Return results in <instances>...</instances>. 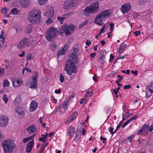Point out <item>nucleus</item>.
Here are the masks:
<instances>
[{"mask_svg":"<svg viewBox=\"0 0 153 153\" xmlns=\"http://www.w3.org/2000/svg\"><path fill=\"white\" fill-rule=\"evenodd\" d=\"M51 18H49L46 21V22L47 24H50V23L53 22V21L51 20Z\"/></svg>","mask_w":153,"mask_h":153,"instance_id":"52","label":"nucleus"},{"mask_svg":"<svg viewBox=\"0 0 153 153\" xmlns=\"http://www.w3.org/2000/svg\"><path fill=\"white\" fill-rule=\"evenodd\" d=\"M118 78H119V79H118V81L119 82H120L121 80H122L123 79V77L122 76H121L120 75H118L117 76Z\"/></svg>","mask_w":153,"mask_h":153,"instance_id":"60","label":"nucleus"},{"mask_svg":"<svg viewBox=\"0 0 153 153\" xmlns=\"http://www.w3.org/2000/svg\"><path fill=\"white\" fill-rule=\"evenodd\" d=\"M57 20L59 21L61 24H62L63 23V21L64 19L62 16V17L58 16L57 17Z\"/></svg>","mask_w":153,"mask_h":153,"instance_id":"43","label":"nucleus"},{"mask_svg":"<svg viewBox=\"0 0 153 153\" xmlns=\"http://www.w3.org/2000/svg\"><path fill=\"white\" fill-rule=\"evenodd\" d=\"M99 8V3L96 1L93 2L91 5L86 7L84 10L83 14L86 16H89L90 14L97 13Z\"/></svg>","mask_w":153,"mask_h":153,"instance_id":"4","label":"nucleus"},{"mask_svg":"<svg viewBox=\"0 0 153 153\" xmlns=\"http://www.w3.org/2000/svg\"><path fill=\"white\" fill-rule=\"evenodd\" d=\"M25 55V52L23 51L21 54H19V56L20 57H23Z\"/></svg>","mask_w":153,"mask_h":153,"instance_id":"61","label":"nucleus"},{"mask_svg":"<svg viewBox=\"0 0 153 153\" xmlns=\"http://www.w3.org/2000/svg\"><path fill=\"white\" fill-rule=\"evenodd\" d=\"M38 106V103L35 101H32L31 104L30 108V110L32 111L35 110Z\"/></svg>","mask_w":153,"mask_h":153,"instance_id":"22","label":"nucleus"},{"mask_svg":"<svg viewBox=\"0 0 153 153\" xmlns=\"http://www.w3.org/2000/svg\"><path fill=\"white\" fill-rule=\"evenodd\" d=\"M29 2L28 0H20L21 4L23 7H26L28 6Z\"/></svg>","mask_w":153,"mask_h":153,"instance_id":"24","label":"nucleus"},{"mask_svg":"<svg viewBox=\"0 0 153 153\" xmlns=\"http://www.w3.org/2000/svg\"><path fill=\"white\" fill-rule=\"evenodd\" d=\"M114 24L113 23H111L110 25V29L111 32L112 31L114 30Z\"/></svg>","mask_w":153,"mask_h":153,"instance_id":"53","label":"nucleus"},{"mask_svg":"<svg viewBox=\"0 0 153 153\" xmlns=\"http://www.w3.org/2000/svg\"><path fill=\"white\" fill-rule=\"evenodd\" d=\"M126 47V45L123 42L122 43L121 45L120 46L119 48V51L118 53H121L122 52L124 51Z\"/></svg>","mask_w":153,"mask_h":153,"instance_id":"25","label":"nucleus"},{"mask_svg":"<svg viewBox=\"0 0 153 153\" xmlns=\"http://www.w3.org/2000/svg\"><path fill=\"white\" fill-rule=\"evenodd\" d=\"M13 85L14 87L18 86L20 85V81L18 80H16L15 82H13Z\"/></svg>","mask_w":153,"mask_h":153,"instance_id":"33","label":"nucleus"},{"mask_svg":"<svg viewBox=\"0 0 153 153\" xmlns=\"http://www.w3.org/2000/svg\"><path fill=\"white\" fill-rule=\"evenodd\" d=\"M39 73L37 71H34L31 76L32 82L29 83L30 87L31 88L35 89L37 86L38 78Z\"/></svg>","mask_w":153,"mask_h":153,"instance_id":"7","label":"nucleus"},{"mask_svg":"<svg viewBox=\"0 0 153 153\" xmlns=\"http://www.w3.org/2000/svg\"><path fill=\"white\" fill-rule=\"evenodd\" d=\"M1 145L4 153H11L15 147L14 141L11 139L3 141Z\"/></svg>","mask_w":153,"mask_h":153,"instance_id":"3","label":"nucleus"},{"mask_svg":"<svg viewBox=\"0 0 153 153\" xmlns=\"http://www.w3.org/2000/svg\"><path fill=\"white\" fill-rule=\"evenodd\" d=\"M41 11L39 10H33L29 13L28 20L33 24H36L40 22Z\"/></svg>","mask_w":153,"mask_h":153,"instance_id":"1","label":"nucleus"},{"mask_svg":"<svg viewBox=\"0 0 153 153\" xmlns=\"http://www.w3.org/2000/svg\"><path fill=\"white\" fill-rule=\"evenodd\" d=\"M34 143L33 139L28 143L26 146V152L29 153L31 152Z\"/></svg>","mask_w":153,"mask_h":153,"instance_id":"14","label":"nucleus"},{"mask_svg":"<svg viewBox=\"0 0 153 153\" xmlns=\"http://www.w3.org/2000/svg\"><path fill=\"white\" fill-rule=\"evenodd\" d=\"M69 57L70 58H71L75 62H77V55L76 54H73L72 53L69 55Z\"/></svg>","mask_w":153,"mask_h":153,"instance_id":"26","label":"nucleus"},{"mask_svg":"<svg viewBox=\"0 0 153 153\" xmlns=\"http://www.w3.org/2000/svg\"><path fill=\"white\" fill-rule=\"evenodd\" d=\"M82 0H73V1L76 6Z\"/></svg>","mask_w":153,"mask_h":153,"instance_id":"47","label":"nucleus"},{"mask_svg":"<svg viewBox=\"0 0 153 153\" xmlns=\"http://www.w3.org/2000/svg\"><path fill=\"white\" fill-rule=\"evenodd\" d=\"M78 115V112L75 111L74 113L69 117V119L67 120L65 122L66 123H69L71 121L75 119Z\"/></svg>","mask_w":153,"mask_h":153,"instance_id":"21","label":"nucleus"},{"mask_svg":"<svg viewBox=\"0 0 153 153\" xmlns=\"http://www.w3.org/2000/svg\"><path fill=\"white\" fill-rule=\"evenodd\" d=\"M32 30V27L31 24H29L27 26L26 29L25 31L26 33H30Z\"/></svg>","mask_w":153,"mask_h":153,"instance_id":"27","label":"nucleus"},{"mask_svg":"<svg viewBox=\"0 0 153 153\" xmlns=\"http://www.w3.org/2000/svg\"><path fill=\"white\" fill-rule=\"evenodd\" d=\"M101 16V15H100V14L98 15L95 18L94 21V22L95 24L100 26L102 25V23H100L99 21L100 22H102L103 19V17Z\"/></svg>","mask_w":153,"mask_h":153,"instance_id":"17","label":"nucleus"},{"mask_svg":"<svg viewBox=\"0 0 153 153\" xmlns=\"http://www.w3.org/2000/svg\"><path fill=\"white\" fill-rule=\"evenodd\" d=\"M131 87V86L130 85H125L123 88L124 89H129Z\"/></svg>","mask_w":153,"mask_h":153,"instance_id":"54","label":"nucleus"},{"mask_svg":"<svg viewBox=\"0 0 153 153\" xmlns=\"http://www.w3.org/2000/svg\"><path fill=\"white\" fill-rule=\"evenodd\" d=\"M10 82L7 79L4 80L3 82V86L4 87H8L9 85Z\"/></svg>","mask_w":153,"mask_h":153,"instance_id":"32","label":"nucleus"},{"mask_svg":"<svg viewBox=\"0 0 153 153\" xmlns=\"http://www.w3.org/2000/svg\"><path fill=\"white\" fill-rule=\"evenodd\" d=\"M29 39L25 37L20 41L17 46L19 49H22L25 48L27 46H28L29 41Z\"/></svg>","mask_w":153,"mask_h":153,"instance_id":"8","label":"nucleus"},{"mask_svg":"<svg viewBox=\"0 0 153 153\" xmlns=\"http://www.w3.org/2000/svg\"><path fill=\"white\" fill-rule=\"evenodd\" d=\"M8 118L7 116H1L0 117V127H4L6 126L8 123Z\"/></svg>","mask_w":153,"mask_h":153,"instance_id":"9","label":"nucleus"},{"mask_svg":"<svg viewBox=\"0 0 153 153\" xmlns=\"http://www.w3.org/2000/svg\"><path fill=\"white\" fill-rule=\"evenodd\" d=\"M69 44L68 43L66 44L63 48H64L63 50L65 51V52L67 51L69 49Z\"/></svg>","mask_w":153,"mask_h":153,"instance_id":"41","label":"nucleus"},{"mask_svg":"<svg viewBox=\"0 0 153 153\" xmlns=\"http://www.w3.org/2000/svg\"><path fill=\"white\" fill-rule=\"evenodd\" d=\"M106 53V52L105 51L102 50L100 52V57H102V58H105V54Z\"/></svg>","mask_w":153,"mask_h":153,"instance_id":"34","label":"nucleus"},{"mask_svg":"<svg viewBox=\"0 0 153 153\" xmlns=\"http://www.w3.org/2000/svg\"><path fill=\"white\" fill-rule=\"evenodd\" d=\"M47 1V0H37L38 2L40 5L46 4Z\"/></svg>","mask_w":153,"mask_h":153,"instance_id":"35","label":"nucleus"},{"mask_svg":"<svg viewBox=\"0 0 153 153\" xmlns=\"http://www.w3.org/2000/svg\"><path fill=\"white\" fill-rule=\"evenodd\" d=\"M73 0H68L64 4V7L66 9H69L72 7H75Z\"/></svg>","mask_w":153,"mask_h":153,"instance_id":"15","label":"nucleus"},{"mask_svg":"<svg viewBox=\"0 0 153 153\" xmlns=\"http://www.w3.org/2000/svg\"><path fill=\"white\" fill-rule=\"evenodd\" d=\"M15 101L17 103L20 102L21 101V99L20 96H18L16 97Z\"/></svg>","mask_w":153,"mask_h":153,"instance_id":"40","label":"nucleus"},{"mask_svg":"<svg viewBox=\"0 0 153 153\" xmlns=\"http://www.w3.org/2000/svg\"><path fill=\"white\" fill-rule=\"evenodd\" d=\"M104 58H102V57H100L99 59L98 60V61L102 64H103L105 63V62L104 60Z\"/></svg>","mask_w":153,"mask_h":153,"instance_id":"44","label":"nucleus"},{"mask_svg":"<svg viewBox=\"0 0 153 153\" xmlns=\"http://www.w3.org/2000/svg\"><path fill=\"white\" fill-rule=\"evenodd\" d=\"M57 32V30L56 28L51 27L45 33V36L48 41H51L55 37Z\"/></svg>","mask_w":153,"mask_h":153,"instance_id":"6","label":"nucleus"},{"mask_svg":"<svg viewBox=\"0 0 153 153\" xmlns=\"http://www.w3.org/2000/svg\"><path fill=\"white\" fill-rule=\"evenodd\" d=\"M5 40H2L0 41V48L3 49L6 47V42L4 41Z\"/></svg>","mask_w":153,"mask_h":153,"instance_id":"29","label":"nucleus"},{"mask_svg":"<svg viewBox=\"0 0 153 153\" xmlns=\"http://www.w3.org/2000/svg\"><path fill=\"white\" fill-rule=\"evenodd\" d=\"M60 80L61 82H63L64 81V78L63 75L62 74H61L60 75Z\"/></svg>","mask_w":153,"mask_h":153,"instance_id":"49","label":"nucleus"},{"mask_svg":"<svg viewBox=\"0 0 153 153\" xmlns=\"http://www.w3.org/2000/svg\"><path fill=\"white\" fill-rule=\"evenodd\" d=\"M113 92L115 94H117L118 93V91L116 88L114 89L113 90Z\"/></svg>","mask_w":153,"mask_h":153,"instance_id":"64","label":"nucleus"},{"mask_svg":"<svg viewBox=\"0 0 153 153\" xmlns=\"http://www.w3.org/2000/svg\"><path fill=\"white\" fill-rule=\"evenodd\" d=\"M11 12L13 14H17L19 12V10L16 8H13L11 10Z\"/></svg>","mask_w":153,"mask_h":153,"instance_id":"37","label":"nucleus"},{"mask_svg":"<svg viewBox=\"0 0 153 153\" xmlns=\"http://www.w3.org/2000/svg\"><path fill=\"white\" fill-rule=\"evenodd\" d=\"M85 43L87 46H89L91 44V42L90 41L87 40L85 42Z\"/></svg>","mask_w":153,"mask_h":153,"instance_id":"56","label":"nucleus"},{"mask_svg":"<svg viewBox=\"0 0 153 153\" xmlns=\"http://www.w3.org/2000/svg\"><path fill=\"white\" fill-rule=\"evenodd\" d=\"M65 71H66L67 74L69 75H72L73 74L76 73L77 67L75 63L73 62L72 60H67L65 63Z\"/></svg>","mask_w":153,"mask_h":153,"instance_id":"2","label":"nucleus"},{"mask_svg":"<svg viewBox=\"0 0 153 153\" xmlns=\"http://www.w3.org/2000/svg\"><path fill=\"white\" fill-rule=\"evenodd\" d=\"M140 31H136L134 33V34H135V36H137L139 34H140Z\"/></svg>","mask_w":153,"mask_h":153,"instance_id":"59","label":"nucleus"},{"mask_svg":"<svg viewBox=\"0 0 153 153\" xmlns=\"http://www.w3.org/2000/svg\"><path fill=\"white\" fill-rule=\"evenodd\" d=\"M3 99L5 103H6L8 100V98L6 94H4L3 96Z\"/></svg>","mask_w":153,"mask_h":153,"instance_id":"45","label":"nucleus"},{"mask_svg":"<svg viewBox=\"0 0 153 153\" xmlns=\"http://www.w3.org/2000/svg\"><path fill=\"white\" fill-rule=\"evenodd\" d=\"M75 29V27L73 25L67 26L65 23L63 25L59 28V31L60 34L62 36L64 33L66 36H68L72 33Z\"/></svg>","mask_w":153,"mask_h":153,"instance_id":"5","label":"nucleus"},{"mask_svg":"<svg viewBox=\"0 0 153 153\" xmlns=\"http://www.w3.org/2000/svg\"><path fill=\"white\" fill-rule=\"evenodd\" d=\"M16 111L18 114V117L19 119L22 118L24 114V112L23 110V108L22 107H18L16 108Z\"/></svg>","mask_w":153,"mask_h":153,"instance_id":"16","label":"nucleus"},{"mask_svg":"<svg viewBox=\"0 0 153 153\" xmlns=\"http://www.w3.org/2000/svg\"><path fill=\"white\" fill-rule=\"evenodd\" d=\"M64 48H62L60 50H59L57 54V56L58 57H59V56L61 55L64 54L65 53V51L63 50Z\"/></svg>","mask_w":153,"mask_h":153,"instance_id":"31","label":"nucleus"},{"mask_svg":"<svg viewBox=\"0 0 153 153\" xmlns=\"http://www.w3.org/2000/svg\"><path fill=\"white\" fill-rule=\"evenodd\" d=\"M4 30H2L0 36V38L1 39H2V40H5V37L4 35Z\"/></svg>","mask_w":153,"mask_h":153,"instance_id":"39","label":"nucleus"},{"mask_svg":"<svg viewBox=\"0 0 153 153\" xmlns=\"http://www.w3.org/2000/svg\"><path fill=\"white\" fill-rule=\"evenodd\" d=\"M73 50V51L72 53L73 54H76L77 55L78 51L77 48H74Z\"/></svg>","mask_w":153,"mask_h":153,"instance_id":"55","label":"nucleus"},{"mask_svg":"<svg viewBox=\"0 0 153 153\" xmlns=\"http://www.w3.org/2000/svg\"><path fill=\"white\" fill-rule=\"evenodd\" d=\"M7 11V10L6 7L2 8L1 9V12L3 14L6 13Z\"/></svg>","mask_w":153,"mask_h":153,"instance_id":"48","label":"nucleus"},{"mask_svg":"<svg viewBox=\"0 0 153 153\" xmlns=\"http://www.w3.org/2000/svg\"><path fill=\"white\" fill-rule=\"evenodd\" d=\"M137 115V114L134 115L133 117H131V118L129 119V120L130 121V122L136 119L138 117Z\"/></svg>","mask_w":153,"mask_h":153,"instance_id":"51","label":"nucleus"},{"mask_svg":"<svg viewBox=\"0 0 153 153\" xmlns=\"http://www.w3.org/2000/svg\"><path fill=\"white\" fill-rule=\"evenodd\" d=\"M36 130L35 125L30 126L27 127V130L29 133H32L34 132Z\"/></svg>","mask_w":153,"mask_h":153,"instance_id":"23","label":"nucleus"},{"mask_svg":"<svg viewBox=\"0 0 153 153\" xmlns=\"http://www.w3.org/2000/svg\"><path fill=\"white\" fill-rule=\"evenodd\" d=\"M51 47L52 50H55L57 47V45L55 42H53L51 44Z\"/></svg>","mask_w":153,"mask_h":153,"instance_id":"36","label":"nucleus"},{"mask_svg":"<svg viewBox=\"0 0 153 153\" xmlns=\"http://www.w3.org/2000/svg\"><path fill=\"white\" fill-rule=\"evenodd\" d=\"M75 129L74 126H71L69 127L67 130L68 133L70 136V138H71L74 134Z\"/></svg>","mask_w":153,"mask_h":153,"instance_id":"19","label":"nucleus"},{"mask_svg":"<svg viewBox=\"0 0 153 153\" xmlns=\"http://www.w3.org/2000/svg\"><path fill=\"white\" fill-rule=\"evenodd\" d=\"M131 8V5L130 3H127L123 4L121 8V10L123 14L128 12Z\"/></svg>","mask_w":153,"mask_h":153,"instance_id":"12","label":"nucleus"},{"mask_svg":"<svg viewBox=\"0 0 153 153\" xmlns=\"http://www.w3.org/2000/svg\"><path fill=\"white\" fill-rule=\"evenodd\" d=\"M130 121L129 120H127V121L125 122L122 126V128H124L127 124H128L129 123Z\"/></svg>","mask_w":153,"mask_h":153,"instance_id":"50","label":"nucleus"},{"mask_svg":"<svg viewBox=\"0 0 153 153\" xmlns=\"http://www.w3.org/2000/svg\"><path fill=\"white\" fill-rule=\"evenodd\" d=\"M149 126L147 124L144 125L139 131L137 133V134L140 135L141 133H142L143 132L146 133V134H147L149 131Z\"/></svg>","mask_w":153,"mask_h":153,"instance_id":"13","label":"nucleus"},{"mask_svg":"<svg viewBox=\"0 0 153 153\" xmlns=\"http://www.w3.org/2000/svg\"><path fill=\"white\" fill-rule=\"evenodd\" d=\"M86 93L85 94L86 98L88 97L91 96L93 93L91 89H88L87 91H86Z\"/></svg>","mask_w":153,"mask_h":153,"instance_id":"28","label":"nucleus"},{"mask_svg":"<svg viewBox=\"0 0 153 153\" xmlns=\"http://www.w3.org/2000/svg\"><path fill=\"white\" fill-rule=\"evenodd\" d=\"M34 56L32 54H28L27 56V59L28 60H31L34 57Z\"/></svg>","mask_w":153,"mask_h":153,"instance_id":"38","label":"nucleus"},{"mask_svg":"<svg viewBox=\"0 0 153 153\" xmlns=\"http://www.w3.org/2000/svg\"><path fill=\"white\" fill-rule=\"evenodd\" d=\"M72 13L71 12H70L67 14H65L63 15L62 17H63V18H64V19H65L68 18V17L70 16Z\"/></svg>","mask_w":153,"mask_h":153,"instance_id":"42","label":"nucleus"},{"mask_svg":"<svg viewBox=\"0 0 153 153\" xmlns=\"http://www.w3.org/2000/svg\"><path fill=\"white\" fill-rule=\"evenodd\" d=\"M39 140L42 141L44 143H45L46 142V140H44V139L43 137L40 138H39Z\"/></svg>","mask_w":153,"mask_h":153,"instance_id":"63","label":"nucleus"},{"mask_svg":"<svg viewBox=\"0 0 153 153\" xmlns=\"http://www.w3.org/2000/svg\"><path fill=\"white\" fill-rule=\"evenodd\" d=\"M68 101H65L64 102V104L62 105L59 106L56 110V111H57L59 109V111H62V112H65L66 109L67 108V103Z\"/></svg>","mask_w":153,"mask_h":153,"instance_id":"18","label":"nucleus"},{"mask_svg":"<svg viewBox=\"0 0 153 153\" xmlns=\"http://www.w3.org/2000/svg\"><path fill=\"white\" fill-rule=\"evenodd\" d=\"M146 98H148L152 95L153 93V82L151 83L150 84L148 85L146 88Z\"/></svg>","mask_w":153,"mask_h":153,"instance_id":"11","label":"nucleus"},{"mask_svg":"<svg viewBox=\"0 0 153 153\" xmlns=\"http://www.w3.org/2000/svg\"><path fill=\"white\" fill-rule=\"evenodd\" d=\"M114 58V56H112V54H111L110 55V59L109 60V62H111V61Z\"/></svg>","mask_w":153,"mask_h":153,"instance_id":"62","label":"nucleus"},{"mask_svg":"<svg viewBox=\"0 0 153 153\" xmlns=\"http://www.w3.org/2000/svg\"><path fill=\"white\" fill-rule=\"evenodd\" d=\"M75 96V94L74 92H72L71 95L70 96H69L67 99V101H68H68L70 100L71 98L74 97Z\"/></svg>","mask_w":153,"mask_h":153,"instance_id":"46","label":"nucleus"},{"mask_svg":"<svg viewBox=\"0 0 153 153\" xmlns=\"http://www.w3.org/2000/svg\"><path fill=\"white\" fill-rule=\"evenodd\" d=\"M103 17V18L107 17L110 16L111 11L110 10H106L102 12L100 14Z\"/></svg>","mask_w":153,"mask_h":153,"instance_id":"20","label":"nucleus"},{"mask_svg":"<svg viewBox=\"0 0 153 153\" xmlns=\"http://www.w3.org/2000/svg\"><path fill=\"white\" fill-rule=\"evenodd\" d=\"M54 13V10L53 8L51 6H48L47 10L44 13V16L48 18H52Z\"/></svg>","mask_w":153,"mask_h":153,"instance_id":"10","label":"nucleus"},{"mask_svg":"<svg viewBox=\"0 0 153 153\" xmlns=\"http://www.w3.org/2000/svg\"><path fill=\"white\" fill-rule=\"evenodd\" d=\"M131 74H134V75H136L137 74L138 71L137 70H135V71L132 70L131 71Z\"/></svg>","mask_w":153,"mask_h":153,"instance_id":"57","label":"nucleus"},{"mask_svg":"<svg viewBox=\"0 0 153 153\" xmlns=\"http://www.w3.org/2000/svg\"><path fill=\"white\" fill-rule=\"evenodd\" d=\"M36 135V134H33V135L30 136L29 137H27L26 138H25L24 139H23V142L24 143H25L27 142L28 141H29V140L32 139Z\"/></svg>","mask_w":153,"mask_h":153,"instance_id":"30","label":"nucleus"},{"mask_svg":"<svg viewBox=\"0 0 153 153\" xmlns=\"http://www.w3.org/2000/svg\"><path fill=\"white\" fill-rule=\"evenodd\" d=\"M96 54L95 53H91L90 54V56L91 57L93 58H94L96 56Z\"/></svg>","mask_w":153,"mask_h":153,"instance_id":"58","label":"nucleus"}]
</instances>
